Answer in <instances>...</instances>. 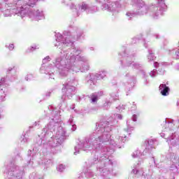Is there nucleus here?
I'll return each instance as SVG.
<instances>
[{"mask_svg":"<svg viewBox=\"0 0 179 179\" xmlns=\"http://www.w3.org/2000/svg\"><path fill=\"white\" fill-rule=\"evenodd\" d=\"M161 91V94L162 96H169V92H170V88L166 85V84H161L159 87Z\"/></svg>","mask_w":179,"mask_h":179,"instance_id":"nucleus-1","label":"nucleus"},{"mask_svg":"<svg viewBox=\"0 0 179 179\" xmlns=\"http://www.w3.org/2000/svg\"><path fill=\"white\" fill-rule=\"evenodd\" d=\"M29 2L32 3H29V6H31L33 8V6L36 5V0H29Z\"/></svg>","mask_w":179,"mask_h":179,"instance_id":"nucleus-2","label":"nucleus"},{"mask_svg":"<svg viewBox=\"0 0 179 179\" xmlns=\"http://www.w3.org/2000/svg\"><path fill=\"white\" fill-rule=\"evenodd\" d=\"M13 48H15V45L13 44H10L8 45V49L10 50V51H12Z\"/></svg>","mask_w":179,"mask_h":179,"instance_id":"nucleus-3","label":"nucleus"},{"mask_svg":"<svg viewBox=\"0 0 179 179\" xmlns=\"http://www.w3.org/2000/svg\"><path fill=\"white\" fill-rule=\"evenodd\" d=\"M92 102L95 103V101H97V96H93L92 98Z\"/></svg>","mask_w":179,"mask_h":179,"instance_id":"nucleus-4","label":"nucleus"},{"mask_svg":"<svg viewBox=\"0 0 179 179\" xmlns=\"http://www.w3.org/2000/svg\"><path fill=\"white\" fill-rule=\"evenodd\" d=\"M59 168H60V169H64V166L60 165V166H59Z\"/></svg>","mask_w":179,"mask_h":179,"instance_id":"nucleus-5","label":"nucleus"}]
</instances>
